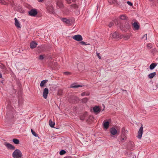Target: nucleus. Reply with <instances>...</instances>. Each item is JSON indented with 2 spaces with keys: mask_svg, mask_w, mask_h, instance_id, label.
Instances as JSON below:
<instances>
[{
  "mask_svg": "<svg viewBox=\"0 0 158 158\" xmlns=\"http://www.w3.org/2000/svg\"><path fill=\"white\" fill-rule=\"evenodd\" d=\"M114 24L113 22H110L108 26L110 28L114 25Z\"/></svg>",
  "mask_w": 158,
  "mask_h": 158,
  "instance_id": "31",
  "label": "nucleus"
},
{
  "mask_svg": "<svg viewBox=\"0 0 158 158\" xmlns=\"http://www.w3.org/2000/svg\"><path fill=\"white\" fill-rule=\"evenodd\" d=\"M110 132L112 135H114L117 133V130L115 128L113 127L110 129Z\"/></svg>",
  "mask_w": 158,
  "mask_h": 158,
  "instance_id": "10",
  "label": "nucleus"
},
{
  "mask_svg": "<svg viewBox=\"0 0 158 158\" xmlns=\"http://www.w3.org/2000/svg\"><path fill=\"white\" fill-rule=\"evenodd\" d=\"M37 45V44L35 41L31 42L30 44V47L31 48H36Z\"/></svg>",
  "mask_w": 158,
  "mask_h": 158,
  "instance_id": "12",
  "label": "nucleus"
},
{
  "mask_svg": "<svg viewBox=\"0 0 158 158\" xmlns=\"http://www.w3.org/2000/svg\"><path fill=\"white\" fill-rule=\"evenodd\" d=\"M83 100L84 102H87L88 100L87 98H84Z\"/></svg>",
  "mask_w": 158,
  "mask_h": 158,
  "instance_id": "46",
  "label": "nucleus"
},
{
  "mask_svg": "<svg viewBox=\"0 0 158 158\" xmlns=\"http://www.w3.org/2000/svg\"><path fill=\"white\" fill-rule=\"evenodd\" d=\"M143 132V127L142 125L140 127L138 132V135L137 136V137L138 139H141Z\"/></svg>",
  "mask_w": 158,
  "mask_h": 158,
  "instance_id": "3",
  "label": "nucleus"
},
{
  "mask_svg": "<svg viewBox=\"0 0 158 158\" xmlns=\"http://www.w3.org/2000/svg\"><path fill=\"white\" fill-rule=\"evenodd\" d=\"M57 5L58 6H59L60 8H62L64 6V5H63V3L61 2H58L57 3Z\"/></svg>",
  "mask_w": 158,
  "mask_h": 158,
  "instance_id": "21",
  "label": "nucleus"
},
{
  "mask_svg": "<svg viewBox=\"0 0 158 158\" xmlns=\"http://www.w3.org/2000/svg\"><path fill=\"white\" fill-rule=\"evenodd\" d=\"M156 74L155 72L151 73L149 74L148 75V77L150 79L152 78Z\"/></svg>",
  "mask_w": 158,
  "mask_h": 158,
  "instance_id": "17",
  "label": "nucleus"
},
{
  "mask_svg": "<svg viewBox=\"0 0 158 158\" xmlns=\"http://www.w3.org/2000/svg\"><path fill=\"white\" fill-rule=\"evenodd\" d=\"M43 0H40V2H42V1Z\"/></svg>",
  "mask_w": 158,
  "mask_h": 158,
  "instance_id": "50",
  "label": "nucleus"
},
{
  "mask_svg": "<svg viewBox=\"0 0 158 158\" xmlns=\"http://www.w3.org/2000/svg\"><path fill=\"white\" fill-rule=\"evenodd\" d=\"M121 30L124 31H126L131 28V26L129 24V22L127 21L124 25H121L120 27Z\"/></svg>",
  "mask_w": 158,
  "mask_h": 158,
  "instance_id": "2",
  "label": "nucleus"
},
{
  "mask_svg": "<svg viewBox=\"0 0 158 158\" xmlns=\"http://www.w3.org/2000/svg\"><path fill=\"white\" fill-rule=\"evenodd\" d=\"M157 64L155 63H152L150 66L149 68L150 69L152 70L157 66Z\"/></svg>",
  "mask_w": 158,
  "mask_h": 158,
  "instance_id": "16",
  "label": "nucleus"
},
{
  "mask_svg": "<svg viewBox=\"0 0 158 158\" xmlns=\"http://www.w3.org/2000/svg\"><path fill=\"white\" fill-rule=\"evenodd\" d=\"M90 93L88 91H85L82 93L81 94V95L82 96H88L89 95Z\"/></svg>",
  "mask_w": 158,
  "mask_h": 158,
  "instance_id": "22",
  "label": "nucleus"
},
{
  "mask_svg": "<svg viewBox=\"0 0 158 158\" xmlns=\"http://www.w3.org/2000/svg\"><path fill=\"white\" fill-rule=\"evenodd\" d=\"M48 94V89L47 88H45L43 92V97L45 99L47 98Z\"/></svg>",
  "mask_w": 158,
  "mask_h": 158,
  "instance_id": "7",
  "label": "nucleus"
},
{
  "mask_svg": "<svg viewBox=\"0 0 158 158\" xmlns=\"http://www.w3.org/2000/svg\"><path fill=\"white\" fill-rule=\"evenodd\" d=\"M126 139V138L121 136L120 138V140L122 141H123L125 140Z\"/></svg>",
  "mask_w": 158,
  "mask_h": 158,
  "instance_id": "38",
  "label": "nucleus"
},
{
  "mask_svg": "<svg viewBox=\"0 0 158 158\" xmlns=\"http://www.w3.org/2000/svg\"><path fill=\"white\" fill-rule=\"evenodd\" d=\"M12 141H13V142L14 143H15L16 144H19V140L17 139H16V138L14 139H13Z\"/></svg>",
  "mask_w": 158,
  "mask_h": 158,
  "instance_id": "23",
  "label": "nucleus"
},
{
  "mask_svg": "<svg viewBox=\"0 0 158 158\" xmlns=\"http://www.w3.org/2000/svg\"><path fill=\"white\" fill-rule=\"evenodd\" d=\"M112 36L113 38H119V36L118 34V33L116 32H114L112 34Z\"/></svg>",
  "mask_w": 158,
  "mask_h": 158,
  "instance_id": "15",
  "label": "nucleus"
},
{
  "mask_svg": "<svg viewBox=\"0 0 158 158\" xmlns=\"http://www.w3.org/2000/svg\"><path fill=\"white\" fill-rule=\"evenodd\" d=\"M80 44H81V45H89V44H86V43L84 41H81L80 43H79Z\"/></svg>",
  "mask_w": 158,
  "mask_h": 158,
  "instance_id": "28",
  "label": "nucleus"
},
{
  "mask_svg": "<svg viewBox=\"0 0 158 158\" xmlns=\"http://www.w3.org/2000/svg\"><path fill=\"white\" fill-rule=\"evenodd\" d=\"M0 78H2V74L1 73H0Z\"/></svg>",
  "mask_w": 158,
  "mask_h": 158,
  "instance_id": "48",
  "label": "nucleus"
},
{
  "mask_svg": "<svg viewBox=\"0 0 158 158\" xmlns=\"http://www.w3.org/2000/svg\"><path fill=\"white\" fill-rule=\"evenodd\" d=\"M66 1L67 3H68L69 4H70L71 3V2L70 0H66Z\"/></svg>",
  "mask_w": 158,
  "mask_h": 158,
  "instance_id": "45",
  "label": "nucleus"
},
{
  "mask_svg": "<svg viewBox=\"0 0 158 158\" xmlns=\"http://www.w3.org/2000/svg\"><path fill=\"white\" fill-rule=\"evenodd\" d=\"M97 55L98 57V58L99 59H101V57L99 55V54L100 53H97Z\"/></svg>",
  "mask_w": 158,
  "mask_h": 158,
  "instance_id": "44",
  "label": "nucleus"
},
{
  "mask_svg": "<svg viewBox=\"0 0 158 158\" xmlns=\"http://www.w3.org/2000/svg\"><path fill=\"white\" fill-rule=\"evenodd\" d=\"M64 74L66 75H68L71 74V73L69 72H65L63 73Z\"/></svg>",
  "mask_w": 158,
  "mask_h": 158,
  "instance_id": "32",
  "label": "nucleus"
},
{
  "mask_svg": "<svg viewBox=\"0 0 158 158\" xmlns=\"http://www.w3.org/2000/svg\"><path fill=\"white\" fill-rule=\"evenodd\" d=\"M0 68L5 71H6V67L5 66L3 65H0Z\"/></svg>",
  "mask_w": 158,
  "mask_h": 158,
  "instance_id": "29",
  "label": "nucleus"
},
{
  "mask_svg": "<svg viewBox=\"0 0 158 158\" xmlns=\"http://www.w3.org/2000/svg\"><path fill=\"white\" fill-rule=\"evenodd\" d=\"M0 3H2L3 4H6V3L4 2V0H0Z\"/></svg>",
  "mask_w": 158,
  "mask_h": 158,
  "instance_id": "40",
  "label": "nucleus"
},
{
  "mask_svg": "<svg viewBox=\"0 0 158 158\" xmlns=\"http://www.w3.org/2000/svg\"><path fill=\"white\" fill-rule=\"evenodd\" d=\"M14 19L15 20V26L17 28H21L18 19L16 18Z\"/></svg>",
  "mask_w": 158,
  "mask_h": 158,
  "instance_id": "9",
  "label": "nucleus"
},
{
  "mask_svg": "<svg viewBox=\"0 0 158 158\" xmlns=\"http://www.w3.org/2000/svg\"><path fill=\"white\" fill-rule=\"evenodd\" d=\"M127 130H126L125 128L123 127L122 128V133H126V131Z\"/></svg>",
  "mask_w": 158,
  "mask_h": 158,
  "instance_id": "34",
  "label": "nucleus"
},
{
  "mask_svg": "<svg viewBox=\"0 0 158 158\" xmlns=\"http://www.w3.org/2000/svg\"><path fill=\"white\" fill-rule=\"evenodd\" d=\"M110 123L108 121L105 122L104 121L103 122L102 124L104 128L107 129L108 128Z\"/></svg>",
  "mask_w": 158,
  "mask_h": 158,
  "instance_id": "11",
  "label": "nucleus"
},
{
  "mask_svg": "<svg viewBox=\"0 0 158 158\" xmlns=\"http://www.w3.org/2000/svg\"><path fill=\"white\" fill-rule=\"evenodd\" d=\"M82 87L81 85H76L74 84L71 85V87L73 88H77L79 87Z\"/></svg>",
  "mask_w": 158,
  "mask_h": 158,
  "instance_id": "24",
  "label": "nucleus"
},
{
  "mask_svg": "<svg viewBox=\"0 0 158 158\" xmlns=\"http://www.w3.org/2000/svg\"><path fill=\"white\" fill-rule=\"evenodd\" d=\"M133 26L136 30H138L139 28V27L137 23L135 22L133 23Z\"/></svg>",
  "mask_w": 158,
  "mask_h": 158,
  "instance_id": "18",
  "label": "nucleus"
},
{
  "mask_svg": "<svg viewBox=\"0 0 158 158\" xmlns=\"http://www.w3.org/2000/svg\"><path fill=\"white\" fill-rule=\"evenodd\" d=\"M121 136L126 138V133H121Z\"/></svg>",
  "mask_w": 158,
  "mask_h": 158,
  "instance_id": "35",
  "label": "nucleus"
},
{
  "mask_svg": "<svg viewBox=\"0 0 158 158\" xmlns=\"http://www.w3.org/2000/svg\"><path fill=\"white\" fill-rule=\"evenodd\" d=\"M120 18L122 20H126L127 19V17L125 15H121L120 16Z\"/></svg>",
  "mask_w": 158,
  "mask_h": 158,
  "instance_id": "25",
  "label": "nucleus"
},
{
  "mask_svg": "<svg viewBox=\"0 0 158 158\" xmlns=\"http://www.w3.org/2000/svg\"><path fill=\"white\" fill-rule=\"evenodd\" d=\"M12 155L14 158H21L22 156V152L19 149H15Z\"/></svg>",
  "mask_w": 158,
  "mask_h": 158,
  "instance_id": "1",
  "label": "nucleus"
},
{
  "mask_svg": "<svg viewBox=\"0 0 158 158\" xmlns=\"http://www.w3.org/2000/svg\"><path fill=\"white\" fill-rule=\"evenodd\" d=\"M66 153V151L64 150H61L60 152V155H63L64 154Z\"/></svg>",
  "mask_w": 158,
  "mask_h": 158,
  "instance_id": "30",
  "label": "nucleus"
},
{
  "mask_svg": "<svg viewBox=\"0 0 158 158\" xmlns=\"http://www.w3.org/2000/svg\"><path fill=\"white\" fill-rule=\"evenodd\" d=\"M37 14V12L35 9H31L29 12V14L30 15L32 16H35Z\"/></svg>",
  "mask_w": 158,
  "mask_h": 158,
  "instance_id": "5",
  "label": "nucleus"
},
{
  "mask_svg": "<svg viewBox=\"0 0 158 158\" xmlns=\"http://www.w3.org/2000/svg\"><path fill=\"white\" fill-rule=\"evenodd\" d=\"M147 47L148 48H149L150 49L152 48L151 45L150 44H148L147 45Z\"/></svg>",
  "mask_w": 158,
  "mask_h": 158,
  "instance_id": "41",
  "label": "nucleus"
},
{
  "mask_svg": "<svg viewBox=\"0 0 158 158\" xmlns=\"http://www.w3.org/2000/svg\"><path fill=\"white\" fill-rule=\"evenodd\" d=\"M39 60H43L44 59V56L43 55H41L39 56Z\"/></svg>",
  "mask_w": 158,
  "mask_h": 158,
  "instance_id": "33",
  "label": "nucleus"
},
{
  "mask_svg": "<svg viewBox=\"0 0 158 158\" xmlns=\"http://www.w3.org/2000/svg\"><path fill=\"white\" fill-rule=\"evenodd\" d=\"M145 37V40H147V34H146L144 35L142 37V39H143L144 37Z\"/></svg>",
  "mask_w": 158,
  "mask_h": 158,
  "instance_id": "42",
  "label": "nucleus"
},
{
  "mask_svg": "<svg viewBox=\"0 0 158 158\" xmlns=\"http://www.w3.org/2000/svg\"><path fill=\"white\" fill-rule=\"evenodd\" d=\"M71 6L73 7L74 8H78V6L77 4H73L71 5Z\"/></svg>",
  "mask_w": 158,
  "mask_h": 158,
  "instance_id": "27",
  "label": "nucleus"
},
{
  "mask_svg": "<svg viewBox=\"0 0 158 158\" xmlns=\"http://www.w3.org/2000/svg\"><path fill=\"white\" fill-rule=\"evenodd\" d=\"M49 123L50 126L51 127H54L55 125V123L52 121L51 119H50L49 121Z\"/></svg>",
  "mask_w": 158,
  "mask_h": 158,
  "instance_id": "20",
  "label": "nucleus"
},
{
  "mask_svg": "<svg viewBox=\"0 0 158 158\" xmlns=\"http://www.w3.org/2000/svg\"><path fill=\"white\" fill-rule=\"evenodd\" d=\"M72 38L73 39L77 41H81L83 40L82 37L80 35H74Z\"/></svg>",
  "mask_w": 158,
  "mask_h": 158,
  "instance_id": "4",
  "label": "nucleus"
},
{
  "mask_svg": "<svg viewBox=\"0 0 158 158\" xmlns=\"http://www.w3.org/2000/svg\"><path fill=\"white\" fill-rule=\"evenodd\" d=\"M145 37V40H147V34H146L144 35L142 37V39H143L144 37Z\"/></svg>",
  "mask_w": 158,
  "mask_h": 158,
  "instance_id": "43",
  "label": "nucleus"
},
{
  "mask_svg": "<svg viewBox=\"0 0 158 158\" xmlns=\"http://www.w3.org/2000/svg\"><path fill=\"white\" fill-rule=\"evenodd\" d=\"M4 145L9 149L14 150L15 149V147L11 144L6 142L4 143Z\"/></svg>",
  "mask_w": 158,
  "mask_h": 158,
  "instance_id": "6",
  "label": "nucleus"
},
{
  "mask_svg": "<svg viewBox=\"0 0 158 158\" xmlns=\"http://www.w3.org/2000/svg\"><path fill=\"white\" fill-rule=\"evenodd\" d=\"M117 0H113L112 2H110L109 0V2L111 4L114 3H116L117 2Z\"/></svg>",
  "mask_w": 158,
  "mask_h": 158,
  "instance_id": "37",
  "label": "nucleus"
},
{
  "mask_svg": "<svg viewBox=\"0 0 158 158\" xmlns=\"http://www.w3.org/2000/svg\"><path fill=\"white\" fill-rule=\"evenodd\" d=\"M72 1L73 2H75L76 1V0H72Z\"/></svg>",
  "mask_w": 158,
  "mask_h": 158,
  "instance_id": "49",
  "label": "nucleus"
},
{
  "mask_svg": "<svg viewBox=\"0 0 158 158\" xmlns=\"http://www.w3.org/2000/svg\"><path fill=\"white\" fill-rule=\"evenodd\" d=\"M61 20L63 22L66 23L67 24H70V20L65 18H62Z\"/></svg>",
  "mask_w": 158,
  "mask_h": 158,
  "instance_id": "14",
  "label": "nucleus"
},
{
  "mask_svg": "<svg viewBox=\"0 0 158 158\" xmlns=\"http://www.w3.org/2000/svg\"><path fill=\"white\" fill-rule=\"evenodd\" d=\"M48 81V80H45L42 81L40 83V86L41 87H43L44 85L47 83Z\"/></svg>",
  "mask_w": 158,
  "mask_h": 158,
  "instance_id": "19",
  "label": "nucleus"
},
{
  "mask_svg": "<svg viewBox=\"0 0 158 158\" xmlns=\"http://www.w3.org/2000/svg\"><path fill=\"white\" fill-rule=\"evenodd\" d=\"M87 115V112H85L83 114L81 115L80 116V119L82 121L85 120V118Z\"/></svg>",
  "mask_w": 158,
  "mask_h": 158,
  "instance_id": "13",
  "label": "nucleus"
},
{
  "mask_svg": "<svg viewBox=\"0 0 158 158\" xmlns=\"http://www.w3.org/2000/svg\"><path fill=\"white\" fill-rule=\"evenodd\" d=\"M127 4L131 6H132L133 5L132 3L130 1H127Z\"/></svg>",
  "mask_w": 158,
  "mask_h": 158,
  "instance_id": "39",
  "label": "nucleus"
},
{
  "mask_svg": "<svg viewBox=\"0 0 158 158\" xmlns=\"http://www.w3.org/2000/svg\"><path fill=\"white\" fill-rule=\"evenodd\" d=\"M31 131L32 133V135L35 137H37L38 136V135L37 134H36L35 132L33 131V130L32 129H31Z\"/></svg>",
  "mask_w": 158,
  "mask_h": 158,
  "instance_id": "26",
  "label": "nucleus"
},
{
  "mask_svg": "<svg viewBox=\"0 0 158 158\" xmlns=\"http://www.w3.org/2000/svg\"><path fill=\"white\" fill-rule=\"evenodd\" d=\"M64 158H73L70 156H68L66 157H64Z\"/></svg>",
  "mask_w": 158,
  "mask_h": 158,
  "instance_id": "47",
  "label": "nucleus"
},
{
  "mask_svg": "<svg viewBox=\"0 0 158 158\" xmlns=\"http://www.w3.org/2000/svg\"><path fill=\"white\" fill-rule=\"evenodd\" d=\"M130 38V36L129 35H126L124 36V38L126 39H128Z\"/></svg>",
  "mask_w": 158,
  "mask_h": 158,
  "instance_id": "36",
  "label": "nucleus"
},
{
  "mask_svg": "<svg viewBox=\"0 0 158 158\" xmlns=\"http://www.w3.org/2000/svg\"><path fill=\"white\" fill-rule=\"evenodd\" d=\"M94 112L97 114H98L100 112L101 110L98 106H95L93 108Z\"/></svg>",
  "mask_w": 158,
  "mask_h": 158,
  "instance_id": "8",
  "label": "nucleus"
}]
</instances>
